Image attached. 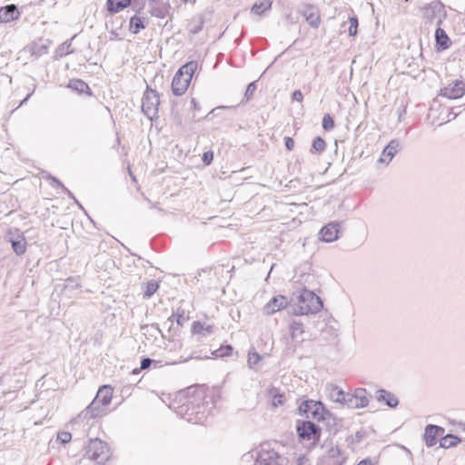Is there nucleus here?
<instances>
[{
    "mask_svg": "<svg viewBox=\"0 0 465 465\" xmlns=\"http://www.w3.org/2000/svg\"><path fill=\"white\" fill-rule=\"evenodd\" d=\"M272 4V3L271 0H262L260 2H256L252 7V12L255 15H260L263 14L266 10L271 9Z\"/></svg>",
    "mask_w": 465,
    "mask_h": 465,
    "instance_id": "obj_35",
    "label": "nucleus"
},
{
    "mask_svg": "<svg viewBox=\"0 0 465 465\" xmlns=\"http://www.w3.org/2000/svg\"><path fill=\"white\" fill-rule=\"evenodd\" d=\"M463 110H465V104L451 107L448 114V121L455 119Z\"/></svg>",
    "mask_w": 465,
    "mask_h": 465,
    "instance_id": "obj_50",
    "label": "nucleus"
},
{
    "mask_svg": "<svg viewBox=\"0 0 465 465\" xmlns=\"http://www.w3.org/2000/svg\"><path fill=\"white\" fill-rule=\"evenodd\" d=\"M321 428L312 421H302L297 425V433L299 437L306 440H319L321 437Z\"/></svg>",
    "mask_w": 465,
    "mask_h": 465,
    "instance_id": "obj_9",
    "label": "nucleus"
},
{
    "mask_svg": "<svg viewBox=\"0 0 465 465\" xmlns=\"http://www.w3.org/2000/svg\"><path fill=\"white\" fill-rule=\"evenodd\" d=\"M67 87L76 92L79 94H87L89 96L93 95L92 90L82 79H72L69 81Z\"/></svg>",
    "mask_w": 465,
    "mask_h": 465,
    "instance_id": "obj_25",
    "label": "nucleus"
},
{
    "mask_svg": "<svg viewBox=\"0 0 465 465\" xmlns=\"http://www.w3.org/2000/svg\"><path fill=\"white\" fill-rule=\"evenodd\" d=\"M233 348L232 345H222L220 348L213 351V355L216 358H223L232 354Z\"/></svg>",
    "mask_w": 465,
    "mask_h": 465,
    "instance_id": "obj_38",
    "label": "nucleus"
},
{
    "mask_svg": "<svg viewBox=\"0 0 465 465\" xmlns=\"http://www.w3.org/2000/svg\"><path fill=\"white\" fill-rule=\"evenodd\" d=\"M31 96V94H28L26 95V97L20 103V105H23L24 104L26 103V101L29 99V97Z\"/></svg>",
    "mask_w": 465,
    "mask_h": 465,
    "instance_id": "obj_60",
    "label": "nucleus"
},
{
    "mask_svg": "<svg viewBox=\"0 0 465 465\" xmlns=\"http://www.w3.org/2000/svg\"><path fill=\"white\" fill-rule=\"evenodd\" d=\"M323 307L321 298L313 292L304 289L298 297L297 308L294 310L296 315H307L317 313Z\"/></svg>",
    "mask_w": 465,
    "mask_h": 465,
    "instance_id": "obj_3",
    "label": "nucleus"
},
{
    "mask_svg": "<svg viewBox=\"0 0 465 465\" xmlns=\"http://www.w3.org/2000/svg\"><path fill=\"white\" fill-rule=\"evenodd\" d=\"M220 399L219 391L203 385L188 387L180 391L174 411L182 419L191 423H202L205 420Z\"/></svg>",
    "mask_w": 465,
    "mask_h": 465,
    "instance_id": "obj_1",
    "label": "nucleus"
},
{
    "mask_svg": "<svg viewBox=\"0 0 465 465\" xmlns=\"http://www.w3.org/2000/svg\"><path fill=\"white\" fill-rule=\"evenodd\" d=\"M464 94L465 83L461 80H454L440 90V95L448 99H458L462 97Z\"/></svg>",
    "mask_w": 465,
    "mask_h": 465,
    "instance_id": "obj_12",
    "label": "nucleus"
},
{
    "mask_svg": "<svg viewBox=\"0 0 465 465\" xmlns=\"http://www.w3.org/2000/svg\"><path fill=\"white\" fill-rule=\"evenodd\" d=\"M191 104H193V108L196 110L198 104H197L195 98H192Z\"/></svg>",
    "mask_w": 465,
    "mask_h": 465,
    "instance_id": "obj_59",
    "label": "nucleus"
},
{
    "mask_svg": "<svg viewBox=\"0 0 465 465\" xmlns=\"http://www.w3.org/2000/svg\"><path fill=\"white\" fill-rule=\"evenodd\" d=\"M272 394V405L278 407L283 404L284 396L277 391V389L273 388L271 390Z\"/></svg>",
    "mask_w": 465,
    "mask_h": 465,
    "instance_id": "obj_44",
    "label": "nucleus"
},
{
    "mask_svg": "<svg viewBox=\"0 0 465 465\" xmlns=\"http://www.w3.org/2000/svg\"><path fill=\"white\" fill-rule=\"evenodd\" d=\"M257 89V81H252L247 85V88L244 93V99L246 101H249L252 98L253 94L255 93Z\"/></svg>",
    "mask_w": 465,
    "mask_h": 465,
    "instance_id": "obj_46",
    "label": "nucleus"
},
{
    "mask_svg": "<svg viewBox=\"0 0 465 465\" xmlns=\"http://www.w3.org/2000/svg\"><path fill=\"white\" fill-rule=\"evenodd\" d=\"M342 405L348 407L349 409H356L357 404L355 403V395L354 393L346 392L344 396V400L342 401Z\"/></svg>",
    "mask_w": 465,
    "mask_h": 465,
    "instance_id": "obj_42",
    "label": "nucleus"
},
{
    "mask_svg": "<svg viewBox=\"0 0 465 465\" xmlns=\"http://www.w3.org/2000/svg\"><path fill=\"white\" fill-rule=\"evenodd\" d=\"M350 22V26L348 28L349 35L355 36L358 33L359 20L357 15H352L348 17Z\"/></svg>",
    "mask_w": 465,
    "mask_h": 465,
    "instance_id": "obj_39",
    "label": "nucleus"
},
{
    "mask_svg": "<svg viewBox=\"0 0 465 465\" xmlns=\"http://www.w3.org/2000/svg\"><path fill=\"white\" fill-rule=\"evenodd\" d=\"M158 288H159V284L157 282H155L154 280L149 281L145 285V288L143 291V296L148 297V298L151 297L152 295H153L156 292Z\"/></svg>",
    "mask_w": 465,
    "mask_h": 465,
    "instance_id": "obj_40",
    "label": "nucleus"
},
{
    "mask_svg": "<svg viewBox=\"0 0 465 465\" xmlns=\"http://www.w3.org/2000/svg\"><path fill=\"white\" fill-rule=\"evenodd\" d=\"M197 67L196 61H190L178 69L172 81V93L174 95L180 96L187 91Z\"/></svg>",
    "mask_w": 465,
    "mask_h": 465,
    "instance_id": "obj_2",
    "label": "nucleus"
},
{
    "mask_svg": "<svg viewBox=\"0 0 465 465\" xmlns=\"http://www.w3.org/2000/svg\"><path fill=\"white\" fill-rule=\"evenodd\" d=\"M344 461L341 449L338 446H331L326 454L318 459L317 465H342Z\"/></svg>",
    "mask_w": 465,
    "mask_h": 465,
    "instance_id": "obj_13",
    "label": "nucleus"
},
{
    "mask_svg": "<svg viewBox=\"0 0 465 465\" xmlns=\"http://www.w3.org/2000/svg\"><path fill=\"white\" fill-rule=\"evenodd\" d=\"M325 150H326V143H325V141L322 137H320V136L315 137L312 140V148H311L310 152L312 153L321 154Z\"/></svg>",
    "mask_w": 465,
    "mask_h": 465,
    "instance_id": "obj_34",
    "label": "nucleus"
},
{
    "mask_svg": "<svg viewBox=\"0 0 465 465\" xmlns=\"http://www.w3.org/2000/svg\"><path fill=\"white\" fill-rule=\"evenodd\" d=\"M289 303L288 298L284 295L273 296L262 308V312L266 315H272L275 312L284 309Z\"/></svg>",
    "mask_w": 465,
    "mask_h": 465,
    "instance_id": "obj_14",
    "label": "nucleus"
},
{
    "mask_svg": "<svg viewBox=\"0 0 465 465\" xmlns=\"http://www.w3.org/2000/svg\"><path fill=\"white\" fill-rule=\"evenodd\" d=\"M30 52L32 56H35V59H38L43 54H47L48 47L44 44L34 43L30 46Z\"/></svg>",
    "mask_w": 465,
    "mask_h": 465,
    "instance_id": "obj_36",
    "label": "nucleus"
},
{
    "mask_svg": "<svg viewBox=\"0 0 465 465\" xmlns=\"http://www.w3.org/2000/svg\"><path fill=\"white\" fill-rule=\"evenodd\" d=\"M153 362V361L148 357L143 358L140 364V370L148 369Z\"/></svg>",
    "mask_w": 465,
    "mask_h": 465,
    "instance_id": "obj_52",
    "label": "nucleus"
},
{
    "mask_svg": "<svg viewBox=\"0 0 465 465\" xmlns=\"http://www.w3.org/2000/svg\"><path fill=\"white\" fill-rule=\"evenodd\" d=\"M367 391L365 389L359 388L355 391V403L357 404L356 409H361L368 406L369 399L367 397Z\"/></svg>",
    "mask_w": 465,
    "mask_h": 465,
    "instance_id": "obj_30",
    "label": "nucleus"
},
{
    "mask_svg": "<svg viewBox=\"0 0 465 465\" xmlns=\"http://www.w3.org/2000/svg\"><path fill=\"white\" fill-rule=\"evenodd\" d=\"M148 202L151 203V207L152 208H155L156 207L157 203H152L150 200H148Z\"/></svg>",
    "mask_w": 465,
    "mask_h": 465,
    "instance_id": "obj_62",
    "label": "nucleus"
},
{
    "mask_svg": "<svg viewBox=\"0 0 465 465\" xmlns=\"http://www.w3.org/2000/svg\"><path fill=\"white\" fill-rule=\"evenodd\" d=\"M82 284L79 277H68L64 280L60 293L66 299L77 297L81 292Z\"/></svg>",
    "mask_w": 465,
    "mask_h": 465,
    "instance_id": "obj_11",
    "label": "nucleus"
},
{
    "mask_svg": "<svg viewBox=\"0 0 465 465\" xmlns=\"http://www.w3.org/2000/svg\"><path fill=\"white\" fill-rule=\"evenodd\" d=\"M255 465H287V459L279 454L269 443L261 445L255 458Z\"/></svg>",
    "mask_w": 465,
    "mask_h": 465,
    "instance_id": "obj_5",
    "label": "nucleus"
},
{
    "mask_svg": "<svg viewBox=\"0 0 465 465\" xmlns=\"http://www.w3.org/2000/svg\"><path fill=\"white\" fill-rule=\"evenodd\" d=\"M340 223L331 222L323 226L320 231V240L325 242H332L339 238Z\"/></svg>",
    "mask_w": 465,
    "mask_h": 465,
    "instance_id": "obj_15",
    "label": "nucleus"
},
{
    "mask_svg": "<svg viewBox=\"0 0 465 465\" xmlns=\"http://www.w3.org/2000/svg\"><path fill=\"white\" fill-rule=\"evenodd\" d=\"M13 251L16 255H23L26 252V240L23 234L16 230V236L10 239Z\"/></svg>",
    "mask_w": 465,
    "mask_h": 465,
    "instance_id": "obj_21",
    "label": "nucleus"
},
{
    "mask_svg": "<svg viewBox=\"0 0 465 465\" xmlns=\"http://www.w3.org/2000/svg\"><path fill=\"white\" fill-rule=\"evenodd\" d=\"M289 331L292 341L302 343L304 341L302 338L304 333V326L302 322L293 320L289 325Z\"/></svg>",
    "mask_w": 465,
    "mask_h": 465,
    "instance_id": "obj_23",
    "label": "nucleus"
},
{
    "mask_svg": "<svg viewBox=\"0 0 465 465\" xmlns=\"http://www.w3.org/2000/svg\"><path fill=\"white\" fill-rule=\"evenodd\" d=\"M113 397V388L109 385L102 386L97 391L94 400H98L99 402L104 406H107L110 404Z\"/></svg>",
    "mask_w": 465,
    "mask_h": 465,
    "instance_id": "obj_26",
    "label": "nucleus"
},
{
    "mask_svg": "<svg viewBox=\"0 0 465 465\" xmlns=\"http://www.w3.org/2000/svg\"><path fill=\"white\" fill-rule=\"evenodd\" d=\"M160 96L156 90L146 87L142 99V111L149 119L153 120L158 114Z\"/></svg>",
    "mask_w": 465,
    "mask_h": 465,
    "instance_id": "obj_6",
    "label": "nucleus"
},
{
    "mask_svg": "<svg viewBox=\"0 0 465 465\" xmlns=\"http://www.w3.org/2000/svg\"><path fill=\"white\" fill-rule=\"evenodd\" d=\"M74 37H75V35L74 37H72L70 40H67L64 43H63L61 45H59V47L56 49L57 56L62 57V56L70 54L74 52L71 49V45H72L71 42Z\"/></svg>",
    "mask_w": 465,
    "mask_h": 465,
    "instance_id": "obj_37",
    "label": "nucleus"
},
{
    "mask_svg": "<svg viewBox=\"0 0 465 465\" xmlns=\"http://www.w3.org/2000/svg\"><path fill=\"white\" fill-rule=\"evenodd\" d=\"M20 13L15 5L0 7V23H8L19 17Z\"/></svg>",
    "mask_w": 465,
    "mask_h": 465,
    "instance_id": "obj_20",
    "label": "nucleus"
},
{
    "mask_svg": "<svg viewBox=\"0 0 465 465\" xmlns=\"http://www.w3.org/2000/svg\"><path fill=\"white\" fill-rule=\"evenodd\" d=\"M132 0H107V9L110 13H118L125 7L129 6Z\"/></svg>",
    "mask_w": 465,
    "mask_h": 465,
    "instance_id": "obj_28",
    "label": "nucleus"
},
{
    "mask_svg": "<svg viewBox=\"0 0 465 465\" xmlns=\"http://www.w3.org/2000/svg\"><path fill=\"white\" fill-rule=\"evenodd\" d=\"M213 159V153L212 151H207L205 153H203V162L208 165L212 163Z\"/></svg>",
    "mask_w": 465,
    "mask_h": 465,
    "instance_id": "obj_51",
    "label": "nucleus"
},
{
    "mask_svg": "<svg viewBox=\"0 0 465 465\" xmlns=\"http://www.w3.org/2000/svg\"><path fill=\"white\" fill-rule=\"evenodd\" d=\"M140 371H141L140 369L135 368V369L133 370L132 374H139Z\"/></svg>",
    "mask_w": 465,
    "mask_h": 465,
    "instance_id": "obj_61",
    "label": "nucleus"
},
{
    "mask_svg": "<svg viewBox=\"0 0 465 465\" xmlns=\"http://www.w3.org/2000/svg\"><path fill=\"white\" fill-rule=\"evenodd\" d=\"M327 409L320 401L306 400L299 406V411L307 419L321 421Z\"/></svg>",
    "mask_w": 465,
    "mask_h": 465,
    "instance_id": "obj_8",
    "label": "nucleus"
},
{
    "mask_svg": "<svg viewBox=\"0 0 465 465\" xmlns=\"http://www.w3.org/2000/svg\"><path fill=\"white\" fill-rule=\"evenodd\" d=\"M321 421L324 422L327 430L333 434H335L341 427V420L328 410L325 411Z\"/></svg>",
    "mask_w": 465,
    "mask_h": 465,
    "instance_id": "obj_24",
    "label": "nucleus"
},
{
    "mask_svg": "<svg viewBox=\"0 0 465 465\" xmlns=\"http://www.w3.org/2000/svg\"><path fill=\"white\" fill-rule=\"evenodd\" d=\"M301 14L305 18L306 22L312 27L318 28L321 23V16L319 10L312 5H306L301 10Z\"/></svg>",
    "mask_w": 465,
    "mask_h": 465,
    "instance_id": "obj_16",
    "label": "nucleus"
},
{
    "mask_svg": "<svg viewBox=\"0 0 465 465\" xmlns=\"http://www.w3.org/2000/svg\"><path fill=\"white\" fill-rule=\"evenodd\" d=\"M401 147L400 142L396 139L391 140L383 149L380 157L381 163H389L395 154L399 152Z\"/></svg>",
    "mask_w": 465,
    "mask_h": 465,
    "instance_id": "obj_18",
    "label": "nucleus"
},
{
    "mask_svg": "<svg viewBox=\"0 0 465 465\" xmlns=\"http://www.w3.org/2000/svg\"><path fill=\"white\" fill-rule=\"evenodd\" d=\"M203 18L202 16H199L197 23L195 25L191 24V27L189 28L190 33L193 35L199 34L203 30Z\"/></svg>",
    "mask_w": 465,
    "mask_h": 465,
    "instance_id": "obj_47",
    "label": "nucleus"
},
{
    "mask_svg": "<svg viewBox=\"0 0 465 465\" xmlns=\"http://www.w3.org/2000/svg\"><path fill=\"white\" fill-rule=\"evenodd\" d=\"M44 178L47 181H50V185L53 188H56V189L60 188L63 191L64 188L65 187L64 185V183L59 179H57L56 177L53 176L50 173H47L46 175H45Z\"/></svg>",
    "mask_w": 465,
    "mask_h": 465,
    "instance_id": "obj_43",
    "label": "nucleus"
},
{
    "mask_svg": "<svg viewBox=\"0 0 465 465\" xmlns=\"http://www.w3.org/2000/svg\"><path fill=\"white\" fill-rule=\"evenodd\" d=\"M152 327L154 328L159 333H161L162 337L164 338V335L157 323L152 324Z\"/></svg>",
    "mask_w": 465,
    "mask_h": 465,
    "instance_id": "obj_58",
    "label": "nucleus"
},
{
    "mask_svg": "<svg viewBox=\"0 0 465 465\" xmlns=\"http://www.w3.org/2000/svg\"><path fill=\"white\" fill-rule=\"evenodd\" d=\"M357 465H374L371 460L365 459L361 460Z\"/></svg>",
    "mask_w": 465,
    "mask_h": 465,
    "instance_id": "obj_57",
    "label": "nucleus"
},
{
    "mask_svg": "<svg viewBox=\"0 0 465 465\" xmlns=\"http://www.w3.org/2000/svg\"><path fill=\"white\" fill-rule=\"evenodd\" d=\"M110 40H121L122 38L119 36L118 33L114 30L110 31Z\"/></svg>",
    "mask_w": 465,
    "mask_h": 465,
    "instance_id": "obj_56",
    "label": "nucleus"
},
{
    "mask_svg": "<svg viewBox=\"0 0 465 465\" xmlns=\"http://www.w3.org/2000/svg\"><path fill=\"white\" fill-rule=\"evenodd\" d=\"M444 433V428L429 424L425 427L423 438L427 447H432L437 443L438 437Z\"/></svg>",
    "mask_w": 465,
    "mask_h": 465,
    "instance_id": "obj_17",
    "label": "nucleus"
},
{
    "mask_svg": "<svg viewBox=\"0 0 465 465\" xmlns=\"http://www.w3.org/2000/svg\"><path fill=\"white\" fill-rule=\"evenodd\" d=\"M322 128L325 131H331V130H332L334 128V120L331 116V114H326L323 115V118H322Z\"/></svg>",
    "mask_w": 465,
    "mask_h": 465,
    "instance_id": "obj_45",
    "label": "nucleus"
},
{
    "mask_svg": "<svg viewBox=\"0 0 465 465\" xmlns=\"http://www.w3.org/2000/svg\"><path fill=\"white\" fill-rule=\"evenodd\" d=\"M144 17L134 15L130 20V31L133 34H138L142 29L145 28Z\"/></svg>",
    "mask_w": 465,
    "mask_h": 465,
    "instance_id": "obj_32",
    "label": "nucleus"
},
{
    "mask_svg": "<svg viewBox=\"0 0 465 465\" xmlns=\"http://www.w3.org/2000/svg\"><path fill=\"white\" fill-rule=\"evenodd\" d=\"M292 100L297 101V102H302V100H303V94L300 90H295L292 93Z\"/></svg>",
    "mask_w": 465,
    "mask_h": 465,
    "instance_id": "obj_54",
    "label": "nucleus"
},
{
    "mask_svg": "<svg viewBox=\"0 0 465 465\" xmlns=\"http://www.w3.org/2000/svg\"><path fill=\"white\" fill-rule=\"evenodd\" d=\"M262 357L256 351H249L248 353V366L254 369L255 366L262 361Z\"/></svg>",
    "mask_w": 465,
    "mask_h": 465,
    "instance_id": "obj_41",
    "label": "nucleus"
},
{
    "mask_svg": "<svg viewBox=\"0 0 465 465\" xmlns=\"http://www.w3.org/2000/svg\"><path fill=\"white\" fill-rule=\"evenodd\" d=\"M189 0H183V2H188Z\"/></svg>",
    "mask_w": 465,
    "mask_h": 465,
    "instance_id": "obj_63",
    "label": "nucleus"
},
{
    "mask_svg": "<svg viewBox=\"0 0 465 465\" xmlns=\"http://www.w3.org/2000/svg\"><path fill=\"white\" fill-rule=\"evenodd\" d=\"M345 393L346 392L340 389L338 386L331 385L329 396L332 401L341 404L342 401L344 400Z\"/></svg>",
    "mask_w": 465,
    "mask_h": 465,
    "instance_id": "obj_33",
    "label": "nucleus"
},
{
    "mask_svg": "<svg viewBox=\"0 0 465 465\" xmlns=\"http://www.w3.org/2000/svg\"><path fill=\"white\" fill-rule=\"evenodd\" d=\"M72 440V434L68 431H60L57 433L56 440L62 445H65Z\"/></svg>",
    "mask_w": 465,
    "mask_h": 465,
    "instance_id": "obj_48",
    "label": "nucleus"
},
{
    "mask_svg": "<svg viewBox=\"0 0 465 465\" xmlns=\"http://www.w3.org/2000/svg\"><path fill=\"white\" fill-rule=\"evenodd\" d=\"M463 430H465V425H464V428H463Z\"/></svg>",
    "mask_w": 465,
    "mask_h": 465,
    "instance_id": "obj_64",
    "label": "nucleus"
},
{
    "mask_svg": "<svg viewBox=\"0 0 465 465\" xmlns=\"http://www.w3.org/2000/svg\"><path fill=\"white\" fill-rule=\"evenodd\" d=\"M364 437H365V432L363 430H358V431H356L354 436H352V435L349 436L346 440H347V442L352 443V444L360 443Z\"/></svg>",
    "mask_w": 465,
    "mask_h": 465,
    "instance_id": "obj_49",
    "label": "nucleus"
},
{
    "mask_svg": "<svg viewBox=\"0 0 465 465\" xmlns=\"http://www.w3.org/2000/svg\"><path fill=\"white\" fill-rule=\"evenodd\" d=\"M422 16L426 23L432 24L435 22L437 25H441L447 16V13L442 3L433 1L422 8Z\"/></svg>",
    "mask_w": 465,
    "mask_h": 465,
    "instance_id": "obj_7",
    "label": "nucleus"
},
{
    "mask_svg": "<svg viewBox=\"0 0 465 465\" xmlns=\"http://www.w3.org/2000/svg\"><path fill=\"white\" fill-rule=\"evenodd\" d=\"M284 145L288 151H292L294 147V141L292 137L286 136L284 138Z\"/></svg>",
    "mask_w": 465,
    "mask_h": 465,
    "instance_id": "obj_53",
    "label": "nucleus"
},
{
    "mask_svg": "<svg viewBox=\"0 0 465 465\" xmlns=\"http://www.w3.org/2000/svg\"><path fill=\"white\" fill-rule=\"evenodd\" d=\"M105 408L106 407L102 405L98 400L94 399L93 401L77 415L74 420L88 421L91 419L104 416L106 413Z\"/></svg>",
    "mask_w": 465,
    "mask_h": 465,
    "instance_id": "obj_10",
    "label": "nucleus"
},
{
    "mask_svg": "<svg viewBox=\"0 0 465 465\" xmlns=\"http://www.w3.org/2000/svg\"><path fill=\"white\" fill-rule=\"evenodd\" d=\"M214 331V326L211 324L203 323L200 321H195L192 325V332L193 334H202L207 336Z\"/></svg>",
    "mask_w": 465,
    "mask_h": 465,
    "instance_id": "obj_27",
    "label": "nucleus"
},
{
    "mask_svg": "<svg viewBox=\"0 0 465 465\" xmlns=\"http://www.w3.org/2000/svg\"><path fill=\"white\" fill-rule=\"evenodd\" d=\"M84 450L85 456L97 464H104L111 457L108 444L98 438L90 439Z\"/></svg>",
    "mask_w": 465,
    "mask_h": 465,
    "instance_id": "obj_4",
    "label": "nucleus"
},
{
    "mask_svg": "<svg viewBox=\"0 0 465 465\" xmlns=\"http://www.w3.org/2000/svg\"><path fill=\"white\" fill-rule=\"evenodd\" d=\"M435 41L438 51L448 49L451 44L450 37L440 25H438V28L435 31Z\"/></svg>",
    "mask_w": 465,
    "mask_h": 465,
    "instance_id": "obj_22",
    "label": "nucleus"
},
{
    "mask_svg": "<svg viewBox=\"0 0 465 465\" xmlns=\"http://www.w3.org/2000/svg\"><path fill=\"white\" fill-rule=\"evenodd\" d=\"M63 192H64V193H66V194L68 195V197H69V198L74 199V200L75 201V203H76L79 206H81V205H80V203H78V201L75 199V197H74V193H73L69 189H67L66 187H64V190H63Z\"/></svg>",
    "mask_w": 465,
    "mask_h": 465,
    "instance_id": "obj_55",
    "label": "nucleus"
},
{
    "mask_svg": "<svg viewBox=\"0 0 465 465\" xmlns=\"http://www.w3.org/2000/svg\"><path fill=\"white\" fill-rule=\"evenodd\" d=\"M459 442H460V439L450 433L440 438V447L443 449H449L457 446Z\"/></svg>",
    "mask_w": 465,
    "mask_h": 465,
    "instance_id": "obj_29",
    "label": "nucleus"
},
{
    "mask_svg": "<svg viewBox=\"0 0 465 465\" xmlns=\"http://www.w3.org/2000/svg\"><path fill=\"white\" fill-rule=\"evenodd\" d=\"M175 318V322L178 325L183 326L188 320L189 316L185 315V311L182 308H177L176 312H173L169 318L168 322H173Z\"/></svg>",
    "mask_w": 465,
    "mask_h": 465,
    "instance_id": "obj_31",
    "label": "nucleus"
},
{
    "mask_svg": "<svg viewBox=\"0 0 465 465\" xmlns=\"http://www.w3.org/2000/svg\"><path fill=\"white\" fill-rule=\"evenodd\" d=\"M376 400L392 409L399 405V400L396 395L384 389L376 391Z\"/></svg>",
    "mask_w": 465,
    "mask_h": 465,
    "instance_id": "obj_19",
    "label": "nucleus"
}]
</instances>
